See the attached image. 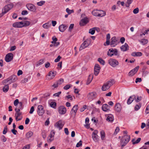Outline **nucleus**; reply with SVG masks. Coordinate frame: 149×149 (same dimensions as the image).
Masks as SVG:
<instances>
[{"mask_svg": "<svg viewBox=\"0 0 149 149\" xmlns=\"http://www.w3.org/2000/svg\"><path fill=\"white\" fill-rule=\"evenodd\" d=\"M114 83L115 81L113 79L107 81L103 85L102 88V90L105 91L108 90Z\"/></svg>", "mask_w": 149, "mask_h": 149, "instance_id": "nucleus-1", "label": "nucleus"}, {"mask_svg": "<svg viewBox=\"0 0 149 149\" xmlns=\"http://www.w3.org/2000/svg\"><path fill=\"white\" fill-rule=\"evenodd\" d=\"M130 136L127 135H125L122 137L120 141V145L122 148L128 143L130 140Z\"/></svg>", "mask_w": 149, "mask_h": 149, "instance_id": "nucleus-2", "label": "nucleus"}, {"mask_svg": "<svg viewBox=\"0 0 149 149\" xmlns=\"http://www.w3.org/2000/svg\"><path fill=\"white\" fill-rule=\"evenodd\" d=\"M91 40L90 38L86 39L81 45L79 49V50H81L87 47L91 44Z\"/></svg>", "mask_w": 149, "mask_h": 149, "instance_id": "nucleus-3", "label": "nucleus"}, {"mask_svg": "<svg viewBox=\"0 0 149 149\" xmlns=\"http://www.w3.org/2000/svg\"><path fill=\"white\" fill-rule=\"evenodd\" d=\"M17 77L15 75H12L10 77L4 80V83H7L8 82L10 84L12 83L15 82L17 80Z\"/></svg>", "mask_w": 149, "mask_h": 149, "instance_id": "nucleus-4", "label": "nucleus"}, {"mask_svg": "<svg viewBox=\"0 0 149 149\" xmlns=\"http://www.w3.org/2000/svg\"><path fill=\"white\" fill-rule=\"evenodd\" d=\"M64 124L65 123L63 120H60L56 122L54 126L56 128L60 130L62 129Z\"/></svg>", "mask_w": 149, "mask_h": 149, "instance_id": "nucleus-5", "label": "nucleus"}, {"mask_svg": "<svg viewBox=\"0 0 149 149\" xmlns=\"http://www.w3.org/2000/svg\"><path fill=\"white\" fill-rule=\"evenodd\" d=\"M108 61L109 64L113 68H115L119 65V62L115 59L111 58Z\"/></svg>", "mask_w": 149, "mask_h": 149, "instance_id": "nucleus-6", "label": "nucleus"}, {"mask_svg": "<svg viewBox=\"0 0 149 149\" xmlns=\"http://www.w3.org/2000/svg\"><path fill=\"white\" fill-rule=\"evenodd\" d=\"M37 113L39 116H42L45 112V109L43 106L41 105H39L38 107Z\"/></svg>", "mask_w": 149, "mask_h": 149, "instance_id": "nucleus-7", "label": "nucleus"}, {"mask_svg": "<svg viewBox=\"0 0 149 149\" xmlns=\"http://www.w3.org/2000/svg\"><path fill=\"white\" fill-rule=\"evenodd\" d=\"M98 133V131L96 130H94L92 133V137L95 142H97L99 140V136L97 135Z\"/></svg>", "mask_w": 149, "mask_h": 149, "instance_id": "nucleus-8", "label": "nucleus"}, {"mask_svg": "<svg viewBox=\"0 0 149 149\" xmlns=\"http://www.w3.org/2000/svg\"><path fill=\"white\" fill-rule=\"evenodd\" d=\"M13 6V5L12 3H10L5 6L2 9V11H3V12L6 13L10 10L12 9Z\"/></svg>", "mask_w": 149, "mask_h": 149, "instance_id": "nucleus-9", "label": "nucleus"}, {"mask_svg": "<svg viewBox=\"0 0 149 149\" xmlns=\"http://www.w3.org/2000/svg\"><path fill=\"white\" fill-rule=\"evenodd\" d=\"M13 54L11 53L7 54L5 58V61L7 62L10 61L13 59Z\"/></svg>", "mask_w": 149, "mask_h": 149, "instance_id": "nucleus-10", "label": "nucleus"}, {"mask_svg": "<svg viewBox=\"0 0 149 149\" xmlns=\"http://www.w3.org/2000/svg\"><path fill=\"white\" fill-rule=\"evenodd\" d=\"M58 112L61 114H65L66 111V108L63 106H61L58 108Z\"/></svg>", "mask_w": 149, "mask_h": 149, "instance_id": "nucleus-11", "label": "nucleus"}, {"mask_svg": "<svg viewBox=\"0 0 149 149\" xmlns=\"http://www.w3.org/2000/svg\"><path fill=\"white\" fill-rule=\"evenodd\" d=\"M26 6L29 10L31 11L35 12L36 11V8L35 6L32 4H27Z\"/></svg>", "mask_w": 149, "mask_h": 149, "instance_id": "nucleus-12", "label": "nucleus"}, {"mask_svg": "<svg viewBox=\"0 0 149 149\" xmlns=\"http://www.w3.org/2000/svg\"><path fill=\"white\" fill-rule=\"evenodd\" d=\"M139 67L138 66L136 67L134 69L131 70L128 73V75L130 76H132L134 75L139 70Z\"/></svg>", "mask_w": 149, "mask_h": 149, "instance_id": "nucleus-13", "label": "nucleus"}, {"mask_svg": "<svg viewBox=\"0 0 149 149\" xmlns=\"http://www.w3.org/2000/svg\"><path fill=\"white\" fill-rule=\"evenodd\" d=\"M111 41L110 42V45L112 47H114L116 45L118 40L116 39V37L114 36L112 37L111 39Z\"/></svg>", "mask_w": 149, "mask_h": 149, "instance_id": "nucleus-14", "label": "nucleus"}, {"mask_svg": "<svg viewBox=\"0 0 149 149\" xmlns=\"http://www.w3.org/2000/svg\"><path fill=\"white\" fill-rule=\"evenodd\" d=\"M100 69V67L98 64H96L94 68V74L95 76H97L99 74Z\"/></svg>", "mask_w": 149, "mask_h": 149, "instance_id": "nucleus-15", "label": "nucleus"}, {"mask_svg": "<svg viewBox=\"0 0 149 149\" xmlns=\"http://www.w3.org/2000/svg\"><path fill=\"white\" fill-rule=\"evenodd\" d=\"M96 93L94 92L89 93L87 95V97L89 100H93L95 98Z\"/></svg>", "mask_w": 149, "mask_h": 149, "instance_id": "nucleus-16", "label": "nucleus"}, {"mask_svg": "<svg viewBox=\"0 0 149 149\" xmlns=\"http://www.w3.org/2000/svg\"><path fill=\"white\" fill-rule=\"evenodd\" d=\"M23 22H17L13 23V27L17 28H21L23 27Z\"/></svg>", "mask_w": 149, "mask_h": 149, "instance_id": "nucleus-17", "label": "nucleus"}, {"mask_svg": "<svg viewBox=\"0 0 149 149\" xmlns=\"http://www.w3.org/2000/svg\"><path fill=\"white\" fill-rule=\"evenodd\" d=\"M88 22L87 18H85L82 19L80 21L79 24L81 26H83Z\"/></svg>", "mask_w": 149, "mask_h": 149, "instance_id": "nucleus-18", "label": "nucleus"}, {"mask_svg": "<svg viewBox=\"0 0 149 149\" xmlns=\"http://www.w3.org/2000/svg\"><path fill=\"white\" fill-rule=\"evenodd\" d=\"M122 108L121 104L119 103H116L115 105V110L118 112H120L121 111Z\"/></svg>", "mask_w": 149, "mask_h": 149, "instance_id": "nucleus-19", "label": "nucleus"}, {"mask_svg": "<svg viewBox=\"0 0 149 149\" xmlns=\"http://www.w3.org/2000/svg\"><path fill=\"white\" fill-rule=\"evenodd\" d=\"M120 48L122 51L125 52L128 50L129 46L126 43H125L120 47Z\"/></svg>", "mask_w": 149, "mask_h": 149, "instance_id": "nucleus-20", "label": "nucleus"}, {"mask_svg": "<svg viewBox=\"0 0 149 149\" xmlns=\"http://www.w3.org/2000/svg\"><path fill=\"white\" fill-rule=\"evenodd\" d=\"M68 26L64 24H61L59 26V29L60 31L63 32L67 28Z\"/></svg>", "mask_w": 149, "mask_h": 149, "instance_id": "nucleus-21", "label": "nucleus"}, {"mask_svg": "<svg viewBox=\"0 0 149 149\" xmlns=\"http://www.w3.org/2000/svg\"><path fill=\"white\" fill-rule=\"evenodd\" d=\"M106 120L109 122H112L114 120L113 116L111 114H109L107 116Z\"/></svg>", "mask_w": 149, "mask_h": 149, "instance_id": "nucleus-22", "label": "nucleus"}, {"mask_svg": "<svg viewBox=\"0 0 149 149\" xmlns=\"http://www.w3.org/2000/svg\"><path fill=\"white\" fill-rule=\"evenodd\" d=\"M135 98V95H133L130 97L127 100V104H130L134 101Z\"/></svg>", "mask_w": 149, "mask_h": 149, "instance_id": "nucleus-23", "label": "nucleus"}, {"mask_svg": "<svg viewBox=\"0 0 149 149\" xmlns=\"http://www.w3.org/2000/svg\"><path fill=\"white\" fill-rule=\"evenodd\" d=\"M110 108V106L107 104H104L103 105L102 107V109L104 111H107L109 110Z\"/></svg>", "mask_w": 149, "mask_h": 149, "instance_id": "nucleus-24", "label": "nucleus"}, {"mask_svg": "<svg viewBox=\"0 0 149 149\" xmlns=\"http://www.w3.org/2000/svg\"><path fill=\"white\" fill-rule=\"evenodd\" d=\"M131 55L133 56H141L142 53L140 52H134L131 54Z\"/></svg>", "mask_w": 149, "mask_h": 149, "instance_id": "nucleus-25", "label": "nucleus"}, {"mask_svg": "<svg viewBox=\"0 0 149 149\" xmlns=\"http://www.w3.org/2000/svg\"><path fill=\"white\" fill-rule=\"evenodd\" d=\"M23 107L22 106V103L21 102H19V105L18 106L17 108H16L15 110V111L17 110V112H19L21 109H23Z\"/></svg>", "mask_w": 149, "mask_h": 149, "instance_id": "nucleus-26", "label": "nucleus"}, {"mask_svg": "<svg viewBox=\"0 0 149 149\" xmlns=\"http://www.w3.org/2000/svg\"><path fill=\"white\" fill-rule=\"evenodd\" d=\"M93 78V74L89 75L88 79L86 82V84H89L91 82Z\"/></svg>", "mask_w": 149, "mask_h": 149, "instance_id": "nucleus-27", "label": "nucleus"}, {"mask_svg": "<svg viewBox=\"0 0 149 149\" xmlns=\"http://www.w3.org/2000/svg\"><path fill=\"white\" fill-rule=\"evenodd\" d=\"M51 25V24L50 22H48L43 24L42 25V27L45 29H47L49 28Z\"/></svg>", "mask_w": 149, "mask_h": 149, "instance_id": "nucleus-28", "label": "nucleus"}, {"mask_svg": "<svg viewBox=\"0 0 149 149\" xmlns=\"http://www.w3.org/2000/svg\"><path fill=\"white\" fill-rule=\"evenodd\" d=\"M78 107L77 105H75L74 106L71 110V111H73L74 113V115H75L78 109Z\"/></svg>", "mask_w": 149, "mask_h": 149, "instance_id": "nucleus-29", "label": "nucleus"}, {"mask_svg": "<svg viewBox=\"0 0 149 149\" xmlns=\"http://www.w3.org/2000/svg\"><path fill=\"white\" fill-rule=\"evenodd\" d=\"M56 74V72L55 71L52 72L50 71L49 72L48 76H51V78L53 79L55 77Z\"/></svg>", "mask_w": 149, "mask_h": 149, "instance_id": "nucleus-30", "label": "nucleus"}, {"mask_svg": "<svg viewBox=\"0 0 149 149\" xmlns=\"http://www.w3.org/2000/svg\"><path fill=\"white\" fill-rule=\"evenodd\" d=\"M95 29H98L99 30V28L97 27H94L92 29H89V33L91 34V35H93L95 33Z\"/></svg>", "mask_w": 149, "mask_h": 149, "instance_id": "nucleus-31", "label": "nucleus"}, {"mask_svg": "<svg viewBox=\"0 0 149 149\" xmlns=\"http://www.w3.org/2000/svg\"><path fill=\"white\" fill-rule=\"evenodd\" d=\"M100 134L102 140H104L105 134L104 131L103 130H102L100 132Z\"/></svg>", "mask_w": 149, "mask_h": 149, "instance_id": "nucleus-32", "label": "nucleus"}, {"mask_svg": "<svg viewBox=\"0 0 149 149\" xmlns=\"http://www.w3.org/2000/svg\"><path fill=\"white\" fill-rule=\"evenodd\" d=\"M33 133L32 132L29 131L26 133V138L28 139L30 138L33 135Z\"/></svg>", "mask_w": 149, "mask_h": 149, "instance_id": "nucleus-33", "label": "nucleus"}, {"mask_svg": "<svg viewBox=\"0 0 149 149\" xmlns=\"http://www.w3.org/2000/svg\"><path fill=\"white\" fill-rule=\"evenodd\" d=\"M136 97L135 96V98H134L135 102H139L142 99V97L141 96H136Z\"/></svg>", "mask_w": 149, "mask_h": 149, "instance_id": "nucleus-34", "label": "nucleus"}, {"mask_svg": "<svg viewBox=\"0 0 149 149\" xmlns=\"http://www.w3.org/2000/svg\"><path fill=\"white\" fill-rule=\"evenodd\" d=\"M141 103H139L138 104H136L134 107V110L135 111H137L139 110L141 108Z\"/></svg>", "mask_w": 149, "mask_h": 149, "instance_id": "nucleus-35", "label": "nucleus"}, {"mask_svg": "<svg viewBox=\"0 0 149 149\" xmlns=\"http://www.w3.org/2000/svg\"><path fill=\"white\" fill-rule=\"evenodd\" d=\"M23 27L27 26L30 24V22L29 21L26 20H25L23 22Z\"/></svg>", "mask_w": 149, "mask_h": 149, "instance_id": "nucleus-36", "label": "nucleus"}, {"mask_svg": "<svg viewBox=\"0 0 149 149\" xmlns=\"http://www.w3.org/2000/svg\"><path fill=\"white\" fill-rule=\"evenodd\" d=\"M141 138H139L135 141H135V139H132V142L133 144H135L138 143L141 141Z\"/></svg>", "mask_w": 149, "mask_h": 149, "instance_id": "nucleus-37", "label": "nucleus"}, {"mask_svg": "<svg viewBox=\"0 0 149 149\" xmlns=\"http://www.w3.org/2000/svg\"><path fill=\"white\" fill-rule=\"evenodd\" d=\"M100 13H99L98 17H102L106 15V12L103 10H99Z\"/></svg>", "mask_w": 149, "mask_h": 149, "instance_id": "nucleus-38", "label": "nucleus"}, {"mask_svg": "<svg viewBox=\"0 0 149 149\" xmlns=\"http://www.w3.org/2000/svg\"><path fill=\"white\" fill-rule=\"evenodd\" d=\"M9 89V86L8 84L5 85L3 88V91L5 93L7 92Z\"/></svg>", "mask_w": 149, "mask_h": 149, "instance_id": "nucleus-39", "label": "nucleus"}, {"mask_svg": "<svg viewBox=\"0 0 149 149\" xmlns=\"http://www.w3.org/2000/svg\"><path fill=\"white\" fill-rule=\"evenodd\" d=\"M139 41L143 45H144L148 42V41L147 39H143Z\"/></svg>", "mask_w": 149, "mask_h": 149, "instance_id": "nucleus-40", "label": "nucleus"}, {"mask_svg": "<svg viewBox=\"0 0 149 149\" xmlns=\"http://www.w3.org/2000/svg\"><path fill=\"white\" fill-rule=\"evenodd\" d=\"M50 107L54 109L56 108V103L54 102H52L50 103Z\"/></svg>", "mask_w": 149, "mask_h": 149, "instance_id": "nucleus-41", "label": "nucleus"}, {"mask_svg": "<svg viewBox=\"0 0 149 149\" xmlns=\"http://www.w3.org/2000/svg\"><path fill=\"white\" fill-rule=\"evenodd\" d=\"M97 10H94L92 12V13L93 15L95 16L98 17L99 13L98 12Z\"/></svg>", "mask_w": 149, "mask_h": 149, "instance_id": "nucleus-42", "label": "nucleus"}, {"mask_svg": "<svg viewBox=\"0 0 149 149\" xmlns=\"http://www.w3.org/2000/svg\"><path fill=\"white\" fill-rule=\"evenodd\" d=\"M133 1V0H127V3L125 4V6L126 7H129Z\"/></svg>", "mask_w": 149, "mask_h": 149, "instance_id": "nucleus-43", "label": "nucleus"}, {"mask_svg": "<svg viewBox=\"0 0 149 149\" xmlns=\"http://www.w3.org/2000/svg\"><path fill=\"white\" fill-rule=\"evenodd\" d=\"M97 60L100 62V63L102 64V65H104L105 61L102 58H99Z\"/></svg>", "mask_w": 149, "mask_h": 149, "instance_id": "nucleus-44", "label": "nucleus"}, {"mask_svg": "<svg viewBox=\"0 0 149 149\" xmlns=\"http://www.w3.org/2000/svg\"><path fill=\"white\" fill-rule=\"evenodd\" d=\"M64 81L63 79H61L56 82L58 86L61 85Z\"/></svg>", "mask_w": 149, "mask_h": 149, "instance_id": "nucleus-45", "label": "nucleus"}, {"mask_svg": "<svg viewBox=\"0 0 149 149\" xmlns=\"http://www.w3.org/2000/svg\"><path fill=\"white\" fill-rule=\"evenodd\" d=\"M66 11L69 15L70 14H71L74 13V10H70L68 8H66Z\"/></svg>", "mask_w": 149, "mask_h": 149, "instance_id": "nucleus-46", "label": "nucleus"}, {"mask_svg": "<svg viewBox=\"0 0 149 149\" xmlns=\"http://www.w3.org/2000/svg\"><path fill=\"white\" fill-rule=\"evenodd\" d=\"M44 62V60L43 59H41L39 61L37 65V66L40 65L42 64Z\"/></svg>", "mask_w": 149, "mask_h": 149, "instance_id": "nucleus-47", "label": "nucleus"}, {"mask_svg": "<svg viewBox=\"0 0 149 149\" xmlns=\"http://www.w3.org/2000/svg\"><path fill=\"white\" fill-rule=\"evenodd\" d=\"M45 2L44 1H41L39 2H37V5L39 6H41L45 3Z\"/></svg>", "mask_w": 149, "mask_h": 149, "instance_id": "nucleus-48", "label": "nucleus"}, {"mask_svg": "<svg viewBox=\"0 0 149 149\" xmlns=\"http://www.w3.org/2000/svg\"><path fill=\"white\" fill-rule=\"evenodd\" d=\"M8 128L7 126H6L3 129V133L4 134H5L7 132Z\"/></svg>", "mask_w": 149, "mask_h": 149, "instance_id": "nucleus-49", "label": "nucleus"}, {"mask_svg": "<svg viewBox=\"0 0 149 149\" xmlns=\"http://www.w3.org/2000/svg\"><path fill=\"white\" fill-rule=\"evenodd\" d=\"M15 111H16V113L15 114V116H17V117H19L22 114L21 112H18L17 110Z\"/></svg>", "mask_w": 149, "mask_h": 149, "instance_id": "nucleus-50", "label": "nucleus"}, {"mask_svg": "<svg viewBox=\"0 0 149 149\" xmlns=\"http://www.w3.org/2000/svg\"><path fill=\"white\" fill-rule=\"evenodd\" d=\"M19 100L18 99H16L14 102V104L15 106H17L18 104H19Z\"/></svg>", "mask_w": 149, "mask_h": 149, "instance_id": "nucleus-51", "label": "nucleus"}, {"mask_svg": "<svg viewBox=\"0 0 149 149\" xmlns=\"http://www.w3.org/2000/svg\"><path fill=\"white\" fill-rule=\"evenodd\" d=\"M1 139L4 142H5L6 141V139L4 135H2L1 137Z\"/></svg>", "mask_w": 149, "mask_h": 149, "instance_id": "nucleus-52", "label": "nucleus"}, {"mask_svg": "<svg viewBox=\"0 0 149 149\" xmlns=\"http://www.w3.org/2000/svg\"><path fill=\"white\" fill-rule=\"evenodd\" d=\"M82 141L81 140H80L79 142L76 145V147H80V146H81L82 145Z\"/></svg>", "mask_w": 149, "mask_h": 149, "instance_id": "nucleus-53", "label": "nucleus"}, {"mask_svg": "<svg viewBox=\"0 0 149 149\" xmlns=\"http://www.w3.org/2000/svg\"><path fill=\"white\" fill-rule=\"evenodd\" d=\"M139 12V9L138 8H137L134 9L133 11V13L135 14Z\"/></svg>", "mask_w": 149, "mask_h": 149, "instance_id": "nucleus-54", "label": "nucleus"}, {"mask_svg": "<svg viewBox=\"0 0 149 149\" xmlns=\"http://www.w3.org/2000/svg\"><path fill=\"white\" fill-rule=\"evenodd\" d=\"M74 26V24H71L69 27V31H71L72 30Z\"/></svg>", "mask_w": 149, "mask_h": 149, "instance_id": "nucleus-55", "label": "nucleus"}, {"mask_svg": "<svg viewBox=\"0 0 149 149\" xmlns=\"http://www.w3.org/2000/svg\"><path fill=\"white\" fill-rule=\"evenodd\" d=\"M145 113L146 114H148L149 113V104H148L146 107Z\"/></svg>", "mask_w": 149, "mask_h": 149, "instance_id": "nucleus-56", "label": "nucleus"}, {"mask_svg": "<svg viewBox=\"0 0 149 149\" xmlns=\"http://www.w3.org/2000/svg\"><path fill=\"white\" fill-rule=\"evenodd\" d=\"M119 131V128L117 127H116V128L115 130V131L114 133V134H116Z\"/></svg>", "mask_w": 149, "mask_h": 149, "instance_id": "nucleus-57", "label": "nucleus"}, {"mask_svg": "<svg viewBox=\"0 0 149 149\" xmlns=\"http://www.w3.org/2000/svg\"><path fill=\"white\" fill-rule=\"evenodd\" d=\"M141 81L142 79L141 78H136V79L135 82L136 83H137L138 82H140Z\"/></svg>", "mask_w": 149, "mask_h": 149, "instance_id": "nucleus-58", "label": "nucleus"}, {"mask_svg": "<svg viewBox=\"0 0 149 149\" xmlns=\"http://www.w3.org/2000/svg\"><path fill=\"white\" fill-rule=\"evenodd\" d=\"M86 105H84L83 106L82 108H81L80 109V111L81 112H82L84 111L86 109Z\"/></svg>", "mask_w": 149, "mask_h": 149, "instance_id": "nucleus-59", "label": "nucleus"}, {"mask_svg": "<svg viewBox=\"0 0 149 149\" xmlns=\"http://www.w3.org/2000/svg\"><path fill=\"white\" fill-rule=\"evenodd\" d=\"M61 58V56H58V57H57V58L55 60H54L55 62H58L59 61Z\"/></svg>", "mask_w": 149, "mask_h": 149, "instance_id": "nucleus-60", "label": "nucleus"}, {"mask_svg": "<svg viewBox=\"0 0 149 149\" xmlns=\"http://www.w3.org/2000/svg\"><path fill=\"white\" fill-rule=\"evenodd\" d=\"M21 14L22 15H26L28 14V12L26 10H24L22 11Z\"/></svg>", "mask_w": 149, "mask_h": 149, "instance_id": "nucleus-61", "label": "nucleus"}, {"mask_svg": "<svg viewBox=\"0 0 149 149\" xmlns=\"http://www.w3.org/2000/svg\"><path fill=\"white\" fill-rule=\"evenodd\" d=\"M61 93V92L59 91L57 93H55L53 95V96L56 97H59V95Z\"/></svg>", "mask_w": 149, "mask_h": 149, "instance_id": "nucleus-62", "label": "nucleus"}, {"mask_svg": "<svg viewBox=\"0 0 149 149\" xmlns=\"http://www.w3.org/2000/svg\"><path fill=\"white\" fill-rule=\"evenodd\" d=\"M70 87V85H67L63 87V89L65 90H68L69 89Z\"/></svg>", "mask_w": 149, "mask_h": 149, "instance_id": "nucleus-63", "label": "nucleus"}, {"mask_svg": "<svg viewBox=\"0 0 149 149\" xmlns=\"http://www.w3.org/2000/svg\"><path fill=\"white\" fill-rule=\"evenodd\" d=\"M11 131L12 133L14 135H16V133L17 132V130H15V129H13L11 130Z\"/></svg>", "mask_w": 149, "mask_h": 149, "instance_id": "nucleus-64", "label": "nucleus"}]
</instances>
